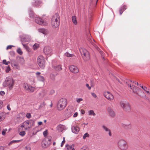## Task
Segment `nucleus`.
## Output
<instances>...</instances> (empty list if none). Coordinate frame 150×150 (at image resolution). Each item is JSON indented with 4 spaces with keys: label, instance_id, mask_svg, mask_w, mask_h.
I'll return each instance as SVG.
<instances>
[{
    "label": "nucleus",
    "instance_id": "c85d7f7f",
    "mask_svg": "<svg viewBox=\"0 0 150 150\" xmlns=\"http://www.w3.org/2000/svg\"><path fill=\"white\" fill-rule=\"evenodd\" d=\"M47 91L46 90H44L42 91V92L41 93V96L42 97L44 96L47 93Z\"/></svg>",
    "mask_w": 150,
    "mask_h": 150
},
{
    "label": "nucleus",
    "instance_id": "393cba45",
    "mask_svg": "<svg viewBox=\"0 0 150 150\" xmlns=\"http://www.w3.org/2000/svg\"><path fill=\"white\" fill-rule=\"evenodd\" d=\"M53 67L56 70L60 71L62 69V68L60 65L53 66Z\"/></svg>",
    "mask_w": 150,
    "mask_h": 150
},
{
    "label": "nucleus",
    "instance_id": "f257e3e1",
    "mask_svg": "<svg viewBox=\"0 0 150 150\" xmlns=\"http://www.w3.org/2000/svg\"><path fill=\"white\" fill-rule=\"evenodd\" d=\"M52 25L53 28L59 27L60 23V17L58 13H56L52 18Z\"/></svg>",
    "mask_w": 150,
    "mask_h": 150
},
{
    "label": "nucleus",
    "instance_id": "09e8293b",
    "mask_svg": "<svg viewBox=\"0 0 150 150\" xmlns=\"http://www.w3.org/2000/svg\"><path fill=\"white\" fill-rule=\"evenodd\" d=\"M22 44L23 45V46L24 47L26 48V49L27 50H28V51H29V49H29L27 45H25V44H23V43H22Z\"/></svg>",
    "mask_w": 150,
    "mask_h": 150
},
{
    "label": "nucleus",
    "instance_id": "052dcab7",
    "mask_svg": "<svg viewBox=\"0 0 150 150\" xmlns=\"http://www.w3.org/2000/svg\"><path fill=\"white\" fill-rule=\"evenodd\" d=\"M78 113L77 112H76L74 115L73 117H76L78 115Z\"/></svg>",
    "mask_w": 150,
    "mask_h": 150
},
{
    "label": "nucleus",
    "instance_id": "7ed1b4c3",
    "mask_svg": "<svg viewBox=\"0 0 150 150\" xmlns=\"http://www.w3.org/2000/svg\"><path fill=\"white\" fill-rule=\"evenodd\" d=\"M67 105V100L66 99L62 98L58 101L57 105V109L61 110L64 109Z\"/></svg>",
    "mask_w": 150,
    "mask_h": 150
},
{
    "label": "nucleus",
    "instance_id": "4d7b16f0",
    "mask_svg": "<svg viewBox=\"0 0 150 150\" xmlns=\"http://www.w3.org/2000/svg\"><path fill=\"white\" fill-rule=\"evenodd\" d=\"M16 62L14 61H12L11 62V65L12 67H13L14 66V65L16 64Z\"/></svg>",
    "mask_w": 150,
    "mask_h": 150
},
{
    "label": "nucleus",
    "instance_id": "2f4dec72",
    "mask_svg": "<svg viewBox=\"0 0 150 150\" xmlns=\"http://www.w3.org/2000/svg\"><path fill=\"white\" fill-rule=\"evenodd\" d=\"M17 52L18 54L21 55L23 54V52L20 48H18L17 50Z\"/></svg>",
    "mask_w": 150,
    "mask_h": 150
},
{
    "label": "nucleus",
    "instance_id": "f3484780",
    "mask_svg": "<svg viewBox=\"0 0 150 150\" xmlns=\"http://www.w3.org/2000/svg\"><path fill=\"white\" fill-rule=\"evenodd\" d=\"M66 129V127L63 125H59L57 127V129L59 132H62Z\"/></svg>",
    "mask_w": 150,
    "mask_h": 150
},
{
    "label": "nucleus",
    "instance_id": "412c9836",
    "mask_svg": "<svg viewBox=\"0 0 150 150\" xmlns=\"http://www.w3.org/2000/svg\"><path fill=\"white\" fill-rule=\"evenodd\" d=\"M6 115V114L5 112H2L0 113V122L5 119Z\"/></svg>",
    "mask_w": 150,
    "mask_h": 150
},
{
    "label": "nucleus",
    "instance_id": "20e7f679",
    "mask_svg": "<svg viewBox=\"0 0 150 150\" xmlns=\"http://www.w3.org/2000/svg\"><path fill=\"white\" fill-rule=\"evenodd\" d=\"M82 57L85 62H87L90 59L89 53L86 49L81 48L79 49Z\"/></svg>",
    "mask_w": 150,
    "mask_h": 150
},
{
    "label": "nucleus",
    "instance_id": "423d86ee",
    "mask_svg": "<svg viewBox=\"0 0 150 150\" xmlns=\"http://www.w3.org/2000/svg\"><path fill=\"white\" fill-rule=\"evenodd\" d=\"M52 138L51 137L48 136L44 139L42 142V147L43 148H45L49 146L51 143Z\"/></svg>",
    "mask_w": 150,
    "mask_h": 150
},
{
    "label": "nucleus",
    "instance_id": "b1692460",
    "mask_svg": "<svg viewBox=\"0 0 150 150\" xmlns=\"http://www.w3.org/2000/svg\"><path fill=\"white\" fill-rule=\"evenodd\" d=\"M72 19L73 23L75 25H76L77 21L76 17L75 16H73L72 17Z\"/></svg>",
    "mask_w": 150,
    "mask_h": 150
},
{
    "label": "nucleus",
    "instance_id": "e433bc0d",
    "mask_svg": "<svg viewBox=\"0 0 150 150\" xmlns=\"http://www.w3.org/2000/svg\"><path fill=\"white\" fill-rule=\"evenodd\" d=\"M20 141V140H13L11 141L8 144L10 145L11 144L13 143H16V142H18Z\"/></svg>",
    "mask_w": 150,
    "mask_h": 150
},
{
    "label": "nucleus",
    "instance_id": "3c124183",
    "mask_svg": "<svg viewBox=\"0 0 150 150\" xmlns=\"http://www.w3.org/2000/svg\"><path fill=\"white\" fill-rule=\"evenodd\" d=\"M3 106V103L2 101L0 100V109H1Z\"/></svg>",
    "mask_w": 150,
    "mask_h": 150
},
{
    "label": "nucleus",
    "instance_id": "5701e85b",
    "mask_svg": "<svg viewBox=\"0 0 150 150\" xmlns=\"http://www.w3.org/2000/svg\"><path fill=\"white\" fill-rule=\"evenodd\" d=\"M37 78L38 80L40 81L43 82L45 80L44 77L41 75H38L37 76Z\"/></svg>",
    "mask_w": 150,
    "mask_h": 150
},
{
    "label": "nucleus",
    "instance_id": "680f3d73",
    "mask_svg": "<svg viewBox=\"0 0 150 150\" xmlns=\"http://www.w3.org/2000/svg\"><path fill=\"white\" fill-rule=\"evenodd\" d=\"M119 11L120 15H121L122 14L123 11L122 10V9H120Z\"/></svg>",
    "mask_w": 150,
    "mask_h": 150
},
{
    "label": "nucleus",
    "instance_id": "473e14b6",
    "mask_svg": "<svg viewBox=\"0 0 150 150\" xmlns=\"http://www.w3.org/2000/svg\"><path fill=\"white\" fill-rule=\"evenodd\" d=\"M19 134L20 136L22 137H23L25 135V132L24 131H23L21 132H19Z\"/></svg>",
    "mask_w": 150,
    "mask_h": 150
},
{
    "label": "nucleus",
    "instance_id": "dca6fc26",
    "mask_svg": "<svg viewBox=\"0 0 150 150\" xmlns=\"http://www.w3.org/2000/svg\"><path fill=\"white\" fill-rule=\"evenodd\" d=\"M102 127L103 129L106 132H108L109 136L110 137L112 136V134L110 130L105 125H103Z\"/></svg>",
    "mask_w": 150,
    "mask_h": 150
},
{
    "label": "nucleus",
    "instance_id": "6e6552de",
    "mask_svg": "<svg viewBox=\"0 0 150 150\" xmlns=\"http://www.w3.org/2000/svg\"><path fill=\"white\" fill-rule=\"evenodd\" d=\"M120 104L121 106L124 110L128 111L130 110L129 105L127 100H122L120 101Z\"/></svg>",
    "mask_w": 150,
    "mask_h": 150
},
{
    "label": "nucleus",
    "instance_id": "c756f323",
    "mask_svg": "<svg viewBox=\"0 0 150 150\" xmlns=\"http://www.w3.org/2000/svg\"><path fill=\"white\" fill-rule=\"evenodd\" d=\"M88 115H90L95 116L96 115L95 113L93 110H90L88 112Z\"/></svg>",
    "mask_w": 150,
    "mask_h": 150
},
{
    "label": "nucleus",
    "instance_id": "a18cd8bd",
    "mask_svg": "<svg viewBox=\"0 0 150 150\" xmlns=\"http://www.w3.org/2000/svg\"><path fill=\"white\" fill-rule=\"evenodd\" d=\"M26 117L28 119L30 118L31 117V115L29 113H27L26 115Z\"/></svg>",
    "mask_w": 150,
    "mask_h": 150
},
{
    "label": "nucleus",
    "instance_id": "ea45409f",
    "mask_svg": "<svg viewBox=\"0 0 150 150\" xmlns=\"http://www.w3.org/2000/svg\"><path fill=\"white\" fill-rule=\"evenodd\" d=\"M47 133H48V132H47V130H45L43 132V134L44 136L45 137H46L47 136Z\"/></svg>",
    "mask_w": 150,
    "mask_h": 150
},
{
    "label": "nucleus",
    "instance_id": "bb28decb",
    "mask_svg": "<svg viewBox=\"0 0 150 150\" xmlns=\"http://www.w3.org/2000/svg\"><path fill=\"white\" fill-rule=\"evenodd\" d=\"M29 122H30V127H31L33 126L35 120H29Z\"/></svg>",
    "mask_w": 150,
    "mask_h": 150
},
{
    "label": "nucleus",
    "instance_id": "9b49d317",
    "mask_svg": "<svg viewBox=\"0 0 150 150\" xmlns=\"http://www.w3.org/2000/svg\"><path fill=\"white\" fill-rule=\"evenodd\" d=\"M104 96L108 100H113L114 97L113 95L109 92L105 91L104 93Z\"/></svg>",
    "mask_w": 150,
    "mask_h": 150
},
{
    "label": "nucleus",
    "instance_id": "8fccbe9b",
    "mask_svg": "<svg viewBox=\"0 0 150 150\" xmlns=\"http://www.w3.org/2000/svg\"><path fill=\"white\" fill-rule=\"evenodd\" d=\"M83 100V99L81 98H77L76 100V101L78 103H79L81 101Z\"/></svg>",
    "mask_w": 150,
    "mask_h": 150
},
{
    "label": "nucleus",
    "instance_id": "49530a36",
    "mask_svg": "<svg viewBox=\"0 0 150 150\" xmlns=\"http://www.w3.org/2000/svg\"><path fill=\"white\" fill-rule=\"evenodd\" d=\"M14 46L12 45H9L7 46L6 47V50L11 49L12 48V47H14Z\"/></svg>",
    "mask_w": 150,
    "mask_h": 150
},
{
    "label": "nucleus",
    "instance_id": "de8ad7c7",
    "mask_svg": "<svg viewBox=\"0 0 150 150\" xmlns=\"http://www.w3.org/2000/svg\"><path fill=\"white\" fill-rule=\"evenodd\" d=\"M126 6L124 5L120 9H122V10L124 11L126 9Z\"/></svg>",
    "mask_w": 150,
    "mask_h": 150
},
{
    "label": "nucleus",
    "instance_id": "ddd939ff",
    "mask_svg": "<svg viewBox=\"0 0 150 150\" xmlns=\"http://www.w3.org/2000/svg\"><path fill=\"white\" fill-rule=\"evenodd\" d=\"M31 39V37L28 35H23L21 37V40L23 42H29Z\"/></svg>",
    "mask_w": 150,
    "mask_h": 150
},
{
    "label": "nucleus",
    "instance_id": "f8f14e48",
    "mask_svg": "<svg viewBox=\"0 0 150 150\" xmlns=\"http://www.w3.org/2000/svg\"><path fill=\"white\" fill-rule=\"evenodd\" d=\"M23 87L28 92H33L35 89L34 87L30 86L27 83H24Z\"/></svg>",
    "mask_w": 150,
    "mask_h": 150
},
{
    "label": "nucleus",
    "instance_id": "4c0bfd02",
    "mask_svg": "<svg viewBox=\"0 0 150 150\" xmlns=\"http://www.w3.org/2000/svg\"><path fill=\"white\" fill-rule=\"evenodd\" d=\"M13 67H15V68L17 69H19L20 68V67L18 65V64L17 63H16V64L14 65V66Z\"/></svg>",
    "mask_w": 150,
    "mask_h": 150
},
{
    "label": "nucleus",
    "instance_id": "0e129e2a",
    "mask_svg": "<svg viewBox=\"0 0 150 150\" xmlns=\"http://www.w3.org/2000/svg\"><path fill=\"white\" fill-rule=\"evenodd\" d=\"M81 113L82 114H84L85 113V111L83 110H81Z\"/></svg>",
    "mask_w": 150,
    "mask_h": 150
},
{
    "label": "nucleus",
    "instance_id": "7c9ffc66",
    "mask_svg": "<svg viewBox=\"0 0 150 150\" xmlns=\"http://www.w3.org/2000/svg\"><path fill=\"white\" fill-rule=\"evenodd\" d=\"M65 55L68 57H71L74 56V54H71L67 52H66L65 53Z\"/></svg>",
    "mask_w": 150,
    "mask_h": 150
},
{
    "label": "nucleus",
    "instance_id": "cd10ccee",
    "mask_svg": "<svg viewBox=\"0 0 150 150\" xmlns=\"http://www.w3.org/2000/svg\"><path fill=\"white\" fill-rule=\"evenodd\" d=\"M39 47V45L38 44L35 43L33 46V49L35 50H36Z\"/></svg>",
    "mask_w": 150,
    "mask_h": 150
},
{
    "label": "nucleus",
    "instance_id": "1a4fd4ad",
    "mask_svg": "<svg viewBox=\"0 0 150 150\" xmlns=\"http://www.w3.org/2000/svg\"><path fill=\"white\" fill-rule=\"evenodd\" d=\"M38 64L40 67L42 69H44L45 67V60L42 56H39L37 58Z\"/></svg>",
    "mask_w": 150,
    "mask_h": 150
},
{
    "label": "nucleus",
    "instance_id": "603ef678",
    "mask_svg": "<svg viewBox=\"0 0 150 150\" xmlns=\"http://www.w3.org/2000/svg\"><path fill=\"white\" fill-rule=\"evenodd\" d=\"M54 91L53 90H51L49 93V94H52L54 93Z\"/></svg>",
    "mask_w": 150,
    "mask_h": 150
},
{
    "label": "nucleus",
    "instance_id": "c9c22d12",
    "mask_svg": "<svg viewBox=\"0 0 150 150\" xmlns=\"http://www.w3.org/2000/svg\"><path fill=\"white\" fill-rule=\"evenodd\" d=\"M89 134L87 133H86L83 136V139H85L86 137H89Z\"/></svg>",
    "mask_w": 150,
    "mask_h": 150
},
{
    "label": "nucleus",
    "instance_id": "f704fd0d",
    "mask_svg": "<svg viewBox=\"0 0 150 150\" xmlns=\"http://www.w3.org/2000/svg\"><path fill=\"white\" fill-rule=\"evenodd\" d=\"M66 147L68 150L71 149V150H75L74 149V148H72V146H71L67 145Z\"/></svg>",
    "mask_w": 150,
    "mask_h": 150
},
{
    "label": "nucleus",
    "instance_id": "a19ab883",
    "mask_svg": "<svg viewBox=\"0 0 150 150\" xmlns=\"http://www.w3.org/2000/svg\"><path fill=\"white\" fill-rule=\"evenodd\" d=\"M23 150H31V148L29 146H26L24 148Z\"/></svg>",
    "mask_w": 150,
    "mask_h": 150
},
{
    "label": "nucleus",
    "instance_id": "338daca9",
    "mask_svg": "<svg viewBox=\"0 0 150 150\" xmlns=\"http://www.w3.org/2000/svg\"><path fill=\"white\" fill-rule=\"evenodd\" d=\"M42 122H38V125H42Z\"/></svg>",
    "mask_w": 150,
    "mask_h": 150
},
{
    "label": "nucleus",
    "instance_id": "aec40b11",
    "mask_svg": "<svg viewBox=\"0 0 150 150\" xmlns=\"http://www.w3.org/2000/svg\"><path fill=\"white\" fill-rule=\"evenodd\" d=\"M122 125L124 128L127 129H130L132 128V125L130 123L127 124H122Z\"/></svg>",
    "mask_w": 150,
    "mask_h": 150
},
{
    "label": "nucleus",
    "instance_id": "6ab92c4d",
    "mask_svg": "<svg viewBox=\"0 0 150 150\" xmlns=\"http://www.w3.org/2000/svg\"><path fill=\"white\" fill-rule=\"evenodd\" d=\"M108 111L110 116L112 117L115 116V113L111 108L110 107L108 108Z\"/></svg>",
    "mask_w": 150,
    "mask_h": 150
},
{
    "label": "nucleus",
    "instance_id": "bf43d9fd",
    "mask_svg": "<svg viewBox=\"0 0 150 150\" xmlns=\"http://www.w3.org/2000/svg\"><path fill=\"white\" fill-rule=\"evenodd\" d=\"M25 126L27 127V125H25L23 123L21 126V127H25Z\"/></svg>",
    "mask_w": 150,
    "mask_h": 150
},
{
    "label": "nucleus",
    "instance_id": "774afa93",
    "mask_svg": "<svg viewBox=\"0 0 150 150\" xmlns=\"http://www.w3.org/2000/svg\"><path fill=\"white\" fill-rule=\"evenodd\" d=\"M0 150H4V147L3 146H0Z\"/></svg>",
    "mask_w": 150,
    "mask_h": 150
},
{
    "label": "nucleus",
    "instance_id": "864d4df0",
    "mask_svg": "<svg viewBox=\"0 0 150 150\" xmlns=\"http://www.w3.org/2000/svg\"><path fill=\"white\" fill-rule=\"evenodd\" d=\"M91 95L92 96L95 98H96L97 97V96L96 94L93 93H91Z\"/></svg>",
    "mask_w": 150,
    "mask_h": 150
},
{
    "label": "nucleus",
    "instance_id": "4be33fe9",
    "mask_svg": "<svg viewBox=\"0 0 150 150\" xmlns=\"http://www.w3.org/2000/svg\"><path fill=\"white\" fill-rule=\"evenodd\" d=\"M38 31L44 35H46L47 34V31L44 28H40L38 29Z\"/></svg>",
    "mask_w": 150,
    "mask_h": 150
},
{
    "label": "nucleus",
    "instance_id": "a211bd4d",
    "mask_svg": "<svg viewBox=\"0 0 150 150\" xmlns=\"http://www.w3.org/2000/svg\"><path fill=\"white\" fill-rule=\"evenodd\" d=\"M72 132L75 134H77L79 131V127L77 126H73L71 127Z\"/></svg>",
    "mask_w": 150,
    "mask_h": 150
},
{
    "label": "nucleus",
    "instance_id": "0eeeda50",
    "mask_svg": "<svg viewBox=\"0 0 150 150\" xmlns=\"http://www.w3.org/2000/svg\"><path fill=\"white\" fill-rule=\"evenodd\" d=\"M132 82V81L130 80H129L127 81L126 82V83L127 85L130 87L131 88V89H132L133 92L136 94H137L138 95L140 96H141V95H140L138 93V92H141L142 93V92L141 91V90H140L138 88L135 86L132 85L131 86L130 83Z\"/></svg>",
    "mask_w": 150,
    "mask_h": 150
},
{
    "label": "nucleus",
    "instance_id": "e2e57ef3",
    "mask_svg": "<svg viewBox=\"0 0 150 150\" xmlns=\"http://www.w3.org/2000/svg\"><path fill=\"white\" fill-rule=\"evenodd\" d=\"M7 108L8 110H10L11 108H10V106L9 105H8L7 106Z\"/></svg>",
    "mask_w": 150,
    "mask_h": 150
},
{
    "label": "nucleus",
    "instance_id": "37998d69",
    "mask_svg": "<svg viewBox=\"0 0 150 150\" xmlns=\"http://www.w3.org/2000/svg\"><path fill=\"white\" fill-rule=\"evenodd\" d=\"M11 70V69L9 66H7L6 69V72H8Z\"/></svg>",
    "mask_w": 150,
    "mask_h": 150
},
{
    "label": "nucleus",
    "instance_id": "39448f33",
    "mask_svg": "<svg viewBox=\"0 0 150 150\" xmlns=\"http://www.w3.org/2000/svg\"><path fill=\"white\" fill-rule=\"evenodd\" d=\"M117 146L121 150H127L128 147L127 142L123 139H121L118 141Z\"/></svg>",
    "mask_w": 150,
    "mask_h": 150
},
{
    "label": "nucleus",
    "instance_id": "4468645a",
    "mask_svg": "<svg viewBox=\"0 0 150 150\" xmlns=\"http://www.w3.org/2000/svg\"><path fill=\"white\" fill-rule=\"evenodd\" d=\"M52 50L51 48L48 46L45 47L44 49V53L48 56H50L51 54Z\"/></svg>",
    "mask_w": 150,
    "mask_h": 150
},
{
    "label": "nucleus",
    "instance_id": "f03ea898",
    "mask_svg": "<svg viewBox=\"0 0 150 150\" xmlns=\"http://www.w3.org/2000/svg\"><path fill=\"white\" fill-rule=\"evenodd\" d=\"M14 82V81L12 77L9 76L6 78L3 83V86L5 87H8L9 89L11 90L13 86Z\"/></svg>",
    "mask_w": 150,
    "mask_h": 150
},
{
    "label": "nucleus",
    "instance_id": "69168bd1",
    "mask_svg": "<svg viewBox=\"0 0 150 150\" xmlns=\"http://www.w3.org/2000/svg\"><path fill=\"white\" fill-rule=\"evenodd\" d=\"M30 16L31 18H33V14L32 13L31 14L30 13Z\"/></svg>",
    "mask_w": 150,
    "mask_h": 150
},
{
    "label": "nucleus",
    "instance_id": "a878e982",
    "mask_svg": "<svg viewBox=\"0 0 150 150\" xmlns=\"http://www.w3.org/2000/svg\"><path fill=\"white\" fill-rule=\"evenodd\" d=\"M41 4V2L40 1H35V2H33V4L34 6H39Z\"/></svg>",
    "mask_w": 150,
    "mask_h": 150
},
{
    "label": "nucleus",
    "instance_id": "6e6d98bb",
    "mask_svg": "<svg viewBox=\"0 0 150 150\" xmlns=\"http://www.w3.org/2000/svg\"><path fill=\"white\" fill-rule=\"evenodd\" d=\"M86 86L88 88L89 90H90L91 89V87L89 86L88 84L86 83Z\"/></svg>",
    "mask_w": 150,
    "mask_h": 150
},
{
    "label": "nucleus",
    "instance_id": "c03bdc74",
    "mask_svg": "<svg viewBox=\"0 0 150 150\" xmlns=\"http://www.w3.org/2000/svg\"><path fill=\"white\" fill-rule=\"evenodd\" d=\"M55 76L53 74H51L50 75V77L51 79L53 80L54 79Z\"/></svg>",
    "mask_w": 150,
    "mask_h": 150
},
{
    "label": "nucleus",
    "instance_id": "58836bf2",
    "mask_svg": "<svg viewBox=\"0 0 150 150\" xmlns=\"http://www.w3.org/2000/svg\"><path fill=\"white\" fill-rule=\"evenodd\" d=\"M7 131V129H3L2 131V134L3 135H5L6 132Z\"/></svg>",
    "mask_w": 150,
    "mask_h": 150
},
{
    "label": "nucleus",
    "instance_id": "13d9d810",
    "mask_svg": "<svg viewBox=\"0 0 150 150\" xmlns=\"http://www.w3.org/2000/svg\"><path fill=\"white\" fill-rule=\"evenodd\" d=\"M65 140L64 139L63 140V141L62 142L61 145V146L62 147L63 146V144L65 143Z\"/></svg>",
    "mask_w": 150,
    "mask_h": 150
},
{
    "label": "nucleus",
    "instance_id": "5fc2aeb1",
    "mask_svg": "<svg viewBox=\"0 0 150 150\" xmlns=\"http://www.w3.org/2000/svg\"><path fill=\"white\" fill-rule=\"evenodd\" d=\"M5 94V92L4 91H0V95L3 96Z\"/></svg>",
    "mask_w": 150,
    "mask_h": 150
},
{
    "label": "nucleus",
    "instance_id": "9d476101",
    "mask_svg": "<svg viewBox=\"0 0 150 150\" xmlns=\"http://www.w3.org/2000/svg\"><path fill=\"white\" fill-rule=\"evenodd\" d=\"M35 21L37 23L43 25H46L47 23L46 21L43 20L41 18L36 17L35 18Z\"/></svg>",
    "mask_w": 150,
    "mask_h": 150
},
{
    "label": "nucleus",
    "instance_id": "2eb2a0df",
    "mask_svg": "<svg viewBox=\"0 0 150 150\" xmlns=\"http://www.w3.org/2000/svg\"><path fill=\"white\" fill-rule=\"evenodd\" d=\"M69 68L70 71L73 73H77L79 71V69L76 66L72 65L70 66Z\"/></svg>",
    "mask_w": 150,
    "mask_h": 150
},
{
    "label": "nucleus",
    "instance_id": "72a5a7b5",
    "mask_svg": "<svg viewBox=\"0 0 150 150\" xmlns=\"http://www.w3.org/2000/svg\"><path fill=\"white\" fill-rule=\"evenodd\" d=\"M3 63L6 65H7L10 64V62L9 61L7 62L6 59H4L3 61Z\"/></svg>",
    "mask_w": 150,
    "mask_h": 150
},
{
    "label": "nucleus",
    "instance_id": "79ce46f5",
    "mask_svg": "<svg viewBox=\"0 0 150 150\" xmlns=\"http://www.w3.org/2000/svg\"><path fill=\"white\" fill-rule=\"evenodd\" d=\"M24 124H25V125H27V126L28 125H30V122H29V120L25 121L23 123Z\"/></svg>",
    "mask_w": 150,
    "mask_h": 150
}]
</instances>
